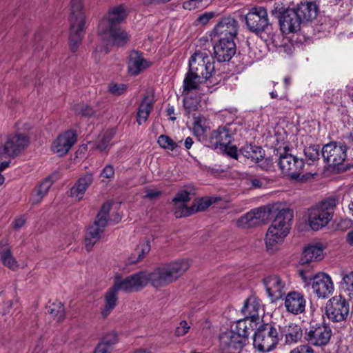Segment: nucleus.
Masks as SVG:
<instances>
[{
    "mask_svg": "<svg viewBox=\"0 0 353 353\" xmlns=\"http://www.w3.org/2000/svg\"><path fill=\"white\" fill-rule=\"evenodd\" d=\"M48 312L58 322H61L65 319V306L60 301L50 304L48 308Z\"/></svg>",
    "mask_w": 353,
    "mask_h": 353,
    "instance_id": "39",
    "label": "nucleus"
},
{
    "mask_svg": "<svg viewBox=\"0 0 353 353\" xmlns=\"http://www.w3.org/2000/svg\"><path fill=\"white\" fill-rule=\"evenodd\" d=\"M217 198L214 197H202L200 198V211L208 208L212 203H215Z\"/></svg>",
    "mask_w": 353,
    "mask_h": 353,
    "instance_id": "51",
    "label": "nucleus"
},
{
    "mask_svg": "<svg viewBox=\"0 0 353 353\" xmlns=\"http://www.w3.org/2000/svg\"><path fill=\"white\" fill-rule=\"evenodd\" d=\"M153 103L148 96H145L140 103L137 113V121L139 125L145 123L152 110Z\"/></svg>",
    "mask_w": 353,
    "mask_h": 353,
    "instance_id": "37",
    "label": "nucleus"
},
{
    "mask_svg": "<svg viewBox=\"0 0 353 353\" xmlns=\"http://www.w3.org/2000/svg\"><path fill=\"white\" fill-rule=\"evenodd\" d=\"M127 90V85L123 83H112L108 86V91L110 94L116 96L121 95Z\"/></svg>",
    "mask_w": 353,
    "mask_h": 353,
    "instance_id": "46",
    "label": "nucleus"
},
{
    "mask_svg": "<svg viewBox=\"0 0 353 353\" xmlns=\"http://www.w3.org/2000/svg\"><path fill=\"white\" fill-rule=\"evenodd\" d=\"M323 258V250L316 245H309L305 248L302 254L301 261L302 263H308L314 261H319Z\"/></svg>",
    "mask_w": 353,
    "mask_h": 353,
    "instance_id": "36",
    "label": "nucleus"
},
{
    "mask_svg": "<svg viewBox=\"0 0 353 353\" xmlns=\"http://www.w3.org/2000/svg\"><path fill=\"white\" fill-rule=\"evenodd\" d=\"M0 259L4 265L10 269L14 270L18 267L17 261L11 254V247L8 240L0 241Z\"/></svg>",
    "mask_w": 353,
    "mask_h": 353,
    "instance_id": "32",
    "label": "nucleus"
},
{
    "mask_svg": "<svg viewBox=\"0 0 353 353\" xmlns=\"http://www.w3.org/2000/svg\"><path fill=\"white\" fill-rule=\"evenodd\" d=\"M336 204L337 199L331 197L312 208L308 215L310 227L313 230H319L326 226L333 217Z\"/></svg>",
    "mask_w": 353,
    "mask_h": 353,
    "instance_id": "6",
    "label": "nucleus"
},
{
    "mask_svg": "<svg viewBox=\"0 0 353 353\" xmlns=\"http://www.w3.org/2000/svg\"><path fill=\"white\" fill-rule=\"evenodd\" d=\"M147 194L144 196V198H148L150 199H154L159 197L161 194V192L153 190H147Z\"/></svg>",
    "mask_w": 353,
    "mask_h": 353,
    "instance_id": "56",
    "label": "nucleus"
},
{
    "mask_svg": "<svg viewBox=\"0 0 353 353\" xmlns=\"http://www.w3.org/2000/svg\"><path fill=\"white\" fill-rule=\"evenodd\" d=\"M332 331L325 324L310 325L305 331L304 339L310 346L323 347L327 345L332 337Z\"/></svg>",
    "mask_w": 353,
    "mask_h": 353,
    "instance_id": "12",
    "label": "nucleus"
},
{
    "mask_svg": "<svg viewBox=\"0 0 353 353\" xmlns=\"http://www.w3.org/2000/svg\"><path fill=\"white\" fill-rule=\"evenodd\" d=\"M215 17V13L214 12H206L200 15V24L205 25L208 23V21L213 19Z\"/></svg>",
    "mask_w": 353,
    "mask_h": 353,
    "instance_id": "53",
    "label": "nucleus"
},
{
    "mask_svg": "<svg viewBox=\"0 0 353 353\" xmlns=\"http://www.w3.org/2000/svg\"><path fill=\"white\" fill-rule=\"evenodd\" d=\"M279 341V333L274 327L265 324L259 327L254 333L253 345L261 352H269L274 350Z\"/></svg>",
    "mask_w": 353,
    "mask_h": 353,
    "instance_id": "8",
    "label": "nucleus"
},
{
    "mask_svg": "<svg viewBox=\"0 0 353 353\" xmlns=\"http://www.w3.org/2000/svg\"><path fill=\"white\" fill-rule=\"evenodd\" d=\"M85 18L82 0H70L69 46L73 52L78 50L83 38Z\"/></svg>",
    "mask_w": 353,
    "mask_h": 353,
    "instance_id": "5",
    "label": "nucleus"
},
{
    "mask_svg": "<svg viewBox=\"0 0 353 353\" xmlns=\"http://www.w3.org/2000/svg\"><path fill=\"white\" fill-rule=\"evenodd\" d=\"M97 32L103 40L117 47L124 46L130 39L128 33L121 26L108 28L105 30L98 29Z\"/></svg>",
    "mask_w": 353,
    "mask_h": 353,
    "instance_id": "21",
    "label": "nucleus"
},
{
    "mask_svg": "<svg viewBox=\"0 0 353 353\" xmlns=\"http://www.w3.org/2000/svg\"><path fill=\"white\" fill-rule=\"evenodd\" d=\"M190 327L185 321H181L179 325L176 327L174 334L176 336H182L188 332Z\"/></svg>",
    "mask_w": 353,
    "mask_h": 353,
    "instance_id": "48",
    "label": "nucleus"
},
{
    "mask_svg": "<svg viewBox=\"0 0 353 353\" xmlns=\"http://www.w3.org/2000/svg\"><path fill=\"white\" fill-rule=\"evenodd\" d=\"M278 165L283 174L294 179L299 178L304 168L302 159L288 153L280 156Z\"/></svg>",
    "mask_w": 353,
    "mask_h": 353,
    "instance_id": "15",
    "label": "nucleus"
},
{
    "mask_svg": "<svg viewBox=\"0 0 353 353\" xmlns=\"http://www.w3.org/2000/svg\"><path fill=\"white\" fill-rule=\"evenodd\" d=\"M212 48L216 59L219 62L230 61L236 53V45L232 40H220L216 45H213L208 37L200 39V55L203 57V65L200 76V91L205 92L210 85L216 84L214 78V65L213 58L211 55L210 48Z\"/></svg>",
    "mask_w": 353,
    "mask_h": 353,
    "instance_id": "2",
    "label": "nucleus"
},
{
    "mask_svg": "<svg viewBox=\"0 0 353 353\" xmlns=\"http://www.w3.org/2000/svg\"><path fill=\"white\" fill-rule=\"evenodd\" d=\"M26 223V219L23 216H20L19 218L15 219L12 225L13 228L16 230H18L23 227Z\"/></svg>",
    "mask_w": 353,
    "mask_h": 353,
    "instance_id": "55",
    "label": "nucleus"
},
{
    "mask_svg": "<svg viewBox=\"0 0 353 353\" xmlns=\"http://www.w3.org/2000/svg\"><path fill=\"white\" fill-rule=\"evenodd\" d=\"M238 32V22L233 18L222 19L214 27L215 34L220 40L234 41Z\"/></svg>",
    "mask_w": 353,
    "mask_h": 353,
    "instance_id": "23",
    "label": "nucleus"
},
{
    "mask_svg": "<svg viewBox=\"0 0 353 353\" xmlns=\"http://www.w3.org/2000/svg\"><path fill=\"white\" fill-rule=\"evenodd\" d=\"M347 241L351 245H353V230L347 234Z\"/></svg>",
    "mask_w": 353,
    "mask_h": 353,
    "instance_id": "63",
    "label": "nucleus"
},
{
    "mask_svg": "<svg viewBox=\"0 0 353 353\" xmlns=\"http://www.w3.org/2000/svg\"><path fill=\"white\" fill-rule=\"evenodd\" d=\"M193 144V140L191 137H188L185 140V147L186 149H190Z\"/></svg>",
    "mask_w": 353,
    "mask_h": 353,
    "instance_id": "61",
    "label": "nucleus"
},
{
    "mask_svg": "<svg viewBox=\"0 0 353 353\" xmlns=\"http://www.w3.org/2000/svg\"><path fill=\"white\" fill-rule=\"evenodd\" d=\"M166 113L168 116H170V119L172 121H175L176 117H173L172 114H174V108L172 106H168L166 109Z\"/></svg>",
    "mask_w": 353,
    "mask_h": 353,
    "instance_id": "59",
    "label": "nucleus"
},
{
    "mask_svg": "<svg viewBox=\"0 0 353 353\" xmlns=\"http://www.w3.org/2000/svg\"><path fill=\"white\" fill-rule=\"evenodd\" d=\"M257 164L261 169L266 171L270 170L273 168L272 161L270 159H265L264 157L260 159Z\"/></svg>",
    "mask_w": 353,
    "mask_h": 353,
    "instance_id": "52",
    "label": "nucleus"
},
{
    "mask_svg": "<svg viewBox=\"0 0 353 353\" xmlns=\"http://www.w3.org/2000/svg\"><path fill=\"white\" fill-rule=\"evenodd\" d=\"M101 176L105 179H112L114 176V167L108 164L104 167L101 172Z\"/></svg>",
    "mask_w": 353,
    "mask_h": 353,
    "instance_id": "50",
    "label": "nucleus"
},
{
    "mask_svg": "<svg viewBox=\"0 0 353 353\" xmlns=\"http://www.w3.org/2000/svg\"><path fill=\"white\" fill-rule=\"evenodd\" d=\"M341 287L350 298H353V271L343 274Z\"/></svg>",
    "mask_w": 353,
    "mask_h": 353,
    "instance_id": "42",
    "label": "nucleus"
},
{
    "mask_svg": "<svg viewBox=\"0 0 353 353\" xmlns=\"http://www.w3.org/2000/svg\"><path fill=\"white\" fill-rule=\"evenodd\" d=\"M260 301L254 296H249L245 301L241 312L246 319L254 321L259 317Z\"/></svg>",
    "mask_w": 353,
    "mask_h": 353,
    "instance_id": "30",
    "label": "nucleus"
},
{
    "mask_svg": "<svg viewBox=\"0 0 353 353\" xmlns=\"http://www.w3.org/2000/svg\"><path fill=\"white\" fill-rule=\"evenodd\" d=\"M319 150L320 148L319 145H310L305 148L304 154L307 159L312 161H315L319 159Z\"/></svg>",
    "mask_w": 353,
    "mask_h": 353,
    "instance_id": "45",
    "label": "nucleus"
},
{
    "mask_svg": "<svg viewBox=\"0 0 353 353\" xmlns=\"http://www.w3.org/2000/svg\"><path fill=\"white\" fill-rule=\"evenodd\" d=\"M199 52L196 50L190 57L188 62V70L183 83V107L189 118H192L194 132L199 128V117L196 116L199 109V76L197 67L194 65L197 61Z\"/></svg>",
    "mask_w": 353,
    "mask_h": 353,
    "instance_id": "3",
    "label": "nucleus"
},
{
    "mask_svg": "<svg viewBox=\"0 0 353 353\" xmlns=\"http://www.w3.org/2000/svg\"><path fill=\"white\" fill-rule=\"evenodd\" d=\"M251 185L255 188H260L263 186V183L259 179H250Z\"/></svg>",
    "mask_w": 353,
    "mask_h": 353,
    "instance_id": "58",
    "label": "nucleus"
},
{
    "mask_svg": "<svg viewBox=\"0 0 353 353\" xmlns=\"http://www.w3.org/2000/svg\"><path fill=\"white\" fill-rule=\"evenodd\" d=\"M111 204L108 202L103 203L97 214L94 223L87 230L85 237V247L90 252L101 238L109 219Z\"/></svg>",
    "mask_w": 353,
    "mask_h": 353,
    "instance_id": "7",
    "label": "nucleus"
},
{
    "mask_svg": "<svg viewBox=\"0 0 353 353\" xmlns=\"http://www.w3.org/2000/svg\"><path fill=\"white\" fill-rule=\"evenodd\" d=\"M77 134L74 130H68L59 134L52 144V150L59 157L65 155L77 142Z\"/></svg>",
    "mask_w": 353,
    "mask_h": 353,
    "instance_id": "22",
    "label": "nucleus"
},
{
    "mask_svg": "<svg viewBox=\"0 0 353 353\" xmlns=\"http://www.w3.org/2000/svg\"><path fill=\"white\" fill-rule=\"evenodd\" d=\"M241 153L248 159L257 163L264 156V151L261 147L249 145L241 150Z\"/></svg>",
    "mask_w": 353,
    "mask_h": 353,
    "instance_id": "38",
    "label": "nucleus"
},
{
    "mask_svg": "<svg viewBox=\"0 0 353 353\" xmlns=\"http://www.w3.org/2000/svg\"><path fill=\"white\" fill-rule=\"evenodd\" d=\"M204 329L207 330L206 331H202L204 337L208 338L213 334L214 332L211 330L210 324L209 322H205V326L203 327V330Z\"/></svg>",
    "mask_w": 353,
    "mask_h": 353,
    "instance_id": "57",
    "label": "nucleus"
},
{
    "mask_svg": "<svg viewBox=\"0 0 353 353\" xmlns=\"http://www.w3.org/2000/svg\"><path fill=\"white\" fill-rule=\"evenodd\" d=\"M28 145V139L23 134L8 136L3 145H0V159L3 155L15 157Z\"/></svg>",
    "mask_w": 353,
    "mask_h": 353,
    "instance_id": "18",
    "label": "nucleus"
},
{
    "mask_svg": "<svg viewBox=\"0 0 353 353\" xmlns=\"http://www.w3.org/2000/svg\"><path fill=\"white\" fill-rule=\"evenodd\" d=\"M301 19V23L309 21L316 18L318 8L313 2H302L293 9Z\"/></svg>",
    "mask_w": 353,
    "mask_h": 353,
    "instance_id": "29",
    "label": "nucleus"
},
{
    "mask_svg": "<svg viewBox=\"0 0 353 353\" xmlns=\"http://www.w3.org/2000/svg\"><path fill=\"white\" fill-rule=\"evenodd\" d=\"M256 225L266 222L270 219L271 208L263 206L251 210Z\"/></svg>",
    "mask_w": 353,
    "mask_h": 353,
    "instance_id": "40",
    "label": "nucleus"
},
{
    "mask_svg": "<svg viewBox=\"0 0 353 353\" xmlns=\"http://www.w3.org/2000/svg\"><path fill=\"white\" fill-rule=\"evenodd\" d=\"M232 133L223 127L219 128L214 131L210 136L208 147L225 153L228 156L236 159L238 157L237 148L231 144Z\"/></svg>",
    "mask_w": 353,
    "mask_h": 353,
    "instance_id": "10",
    "label": "nucleus"
},
{
    "mask_svg": "<svg viewBox=\"0 0 353 353\" xmlns=\"http://www.w3.org/2000/svg\"><path fill=\"white\" fill-rule=\"evenodd\" d=\"M281 336L284 338L285 343L291 345L301 340L303 331L300 325L290 323L282 328Z\"/></svg>",
    "mask_w": 353,
    "mask_h": 353,
    "instance_id": "28",
    "label": "nucleus"
},
{
    "mask_svg": "<svg viewBox=\"0 0 353 353\" xmlns=\"http://www.w3.org/2000/svg\"><path fill=\"white\" fill-rule=\"evenodd\" d=\"M119 291V288L114 283L113 285L105 292L104 296V307L101 312L103 318H106L117 306L118 303Z\"/></svg>",
    "mask_w": 353,
    "mask_h": 353,
    "instance_id": "31",
    "label": "nucleus"
},
{
    "mask_svg": "<svg viewBox=\"0 0 353 353\" xmlns=\"http://www.w3.org/2000/svg\"><path fill=\"white\" fill-rule=\"evenodd\" d=\"M52 185V181L48 179H45L32 192L30 202L32 204L39 203L43 198L47 194Z\"/></svg>",
    "mask_w": 353,
    "mask_h": 353,
    "instance_id": "34",
    "label": "nucleus"
},
{
    "mask_svg": "<svg viewBox=\"0 0 353 353\" xmlns=\"http://www.w3.org/2000/svg\"><path fill=\"white\" fill-rule=\"evenodd\" d=\"M266 292L272 301H276L282 298L288 290L285 280L281 276L272 274L263 279Z\"/></svg>",
    "mask_w": 353,
    "mask_h": 353,
    "instance_id": "17",
    "label": "nucleus"
},
{
    "mask_svg": "<svg viewBox=\"0 0 353 353\" xmlns=\"http://www.w3.org/2000/svg\"><path fill=\"white\" fill-rule=\"evenodd\" d=\"M128 72L132 76H137L151 65L150 61L143 58V54L137 50L130 52L128 61Z\"/></svg>",
    "mask_w": 353,
    "mask_h": 353,
    "instance_id": "24",
    "label": "nucleus"
},
{
    "mask_svg": "<svg viewBox=\"0 0 353 353\" xmlns=\"http://www.w3.org/2000/svg\"><path fill=\"white\" fill-rule=\"evenodd\" d=\"M347 147L342 143L331 142L325 145L321 149L322 157L330 165L336 166L341 165L346 159Z\"/></svg>",
    "mask_w": 353,
    "mask_h": 353,
    "instance_id": "16",
    "label": "nucleus"
},
{
    "mask_svg": "<svg viewBox=\"0 0 353 353\" xmlns=\"http://www.w3.org/2000/svg\"><path fill=\"white\" fill-rule=\"evenodd\" d=\"M4 304H5V309H3L2 311L3 315H6L7 313L9 312L10 309L12 305V302L11 300H8Z\"/></svg>",
    "mask_w": 353,
    "mask_h": 353,
    "instance_id": "60",
    "label": "nucleus"
},
{
    "mask_svg": "<svg viewBox=\"0 0 353 353\" xmlns=\"http://www.w3.org/2000/svg\"><path fill=\"white\" fill-rule=\"evenodd\" d=\"M198 3L199 0H189L183 3V8L185 10H191L196 8Z\"/></svg>",
    "mask_w": 353,
    "mask_h": 353,
    "instance_id": "54",
    "label": "nucleus"
},
{
    "mask_svg": "<svg viewBox=\"0 0 353 353\" xmlns=\"http://www.w3.org/2000/svg\"><path fill=\"white\" fill-rule=\"evenodd\" d=\"M114 133L112 130H106L99 134L96 144V148L101 152L105 151L108 148L110 142L112 139Z\"/></svg>",
    "mask_w": 353,
    "mask_h": 353,
    "instance_id": "41",
    "label": "nucleus"
},
{
    "mask_svg": "<svg viewBox=\"0 0 353 353\" xmlns=\"http://www.w3.org/2000/svg\"><path fill=\"white\" fill-rule=\"evenodd\" d=\"M190 192L187 190H180L172 199L175 205L174 215L176 218L188 216L199 211V203L194 201L191 207H188L185 203L190 200Z\"/></svg>",
    "mask_w": 353,
    "mask_h": 353,
    "instance_id": "20",
    "label": "nucleus"
},
{
    "mask_svg": "<svg viewBox=\"0 0 353 353\" xmlns=\"http://www.w3.org/2000/svg\"><path fill=\"white\" fill-rule=\"evenodd\" d=\"M281 30L288 34L299 30L301 21L293 9H288L283 12L279 19Z\"/></svg>",
    "mask_w": 353,
    "mask_h": 353,
    "instance_id": "25",
    "label": "nucleus"
},
{
    "mask_svg": "<svg viewBox=\"0 0 353 353\" xmlns=\"http://www.w3.org/2000/svg\"><path fill=\"white\" fill-rule=\"evenodd\" d=\"M325 314L332 322L345 321L350 314L348 301L341 296H333L326 303Z\"/></svg>",
    "mask_w": 353,
    "mask_h": 353,
    "instance_id": "13",
    "label": "nucleus"
},
{
    "mask_svg": "<svg viewBox=\"0 0 353 353\" xmlns=\"http://www.w3.org/2000/svg\"><path fill=\"white\" fill-rule=\"evenodd\" d=\"M157 143L162 148L173 151L178 147V144L174 142L170 137L161 134L159 137Z\"/></svg>",
    "mask_w": 353,
    "mask_h": 353,
    "instance_id": "44",
    "label": "nucleus"
},
{
    "mask_svg": "<svg viewBox=\"0 0 353 353\" xmlns=\"http://www.w3.org/2000/svg\"><path fill=\"white\" fill-rule=\"evenodd\" d=\"M190 268L187 260L180 259L163 263L152 272L140 271L123 279L117 276L114 283L125 292H139L149 283L155 288L167 286L179 279Z\"/></svg>",
    "mask_w": 353,
    "mask_h": 353,
    "instance_id": "1",
    "label": "nucleus"
},
{
    "mask_svg": "<svg viewBox=\"0 0 353 353\" xmlns=\"http://www.w3.org/2000/svg\"><path fill=\"white\" fill-rule=\"evenodd\" d=\"M75 112L78 114L88 117H92L94 114L93 109L86 104L79 105V107L75 110Z\"/></svg>",
    "mask_w": 353,
    "mask_h": 353,
    "instance_id": "47",
    "label": "nucleus"
},
{
    "mask_svg": "<svg viewBox=\"0 0 353 353\" xmlns=\"http://www.w3.org/2000/svg\"><path fill=\"white\" fill-rule=\"evenodd\" d=\"M248 30L256 34L265 32L270 25L267 10L262 6L251 8L245 16Z\"/></svg>",
    "mask_w": 353,
    "mask_h": 353,
    "instance_id": "11",
    "label": "nucleus"
},
{
    "mask_svg": "<svg viewBox=\"0 0 353 353\" xmlns=\"http://www.w3.org/2000/svg\"><path fill=\"white\" fill-rule=\"evenodd\" d=\"M293 212L290 209H283L279 212L265 234V241L268 250L274 251L288 236L292 221Z\"/></svg>",
    "mask_w": 353,
    "mask_h": 353,
    "instance_id": "4",
    "label": "nucleus"
},
{
    "mask_svg": "<svg viewBox=\"0 0 353 353\" xmlns=\"http://www.w3.org/2000/svg\"><path fill=\"white\" fill-rule=\"evenodd\" d=\"M290 353H314V351L309 345L302 344L292 349Z\"/></svg>",
    "mask_w": 353,
    "mask_h": 353,
    "instance_id": "49",
    "label": "nucleus"
},
{
    "mask_svg": "<svg viewBox=\"0 0 353 353\" xmlns=\"http://www.w3.org/2000/svg\"><path fill=\"white\" fill-rule=\"evenodd\" d=\"M94 177L92 174L86 173L80 176L70 190V196L77 201L83 199L88 188L92 184Z\"/></svg>",
    "mask_w": 353,
    "mask_h": 353,
    "instance_id": "26",
    "label": "nucleus"
},
{
    "mask_svg": "<svg viewBox=\"0 0 353 353\" xmlns=\"http://www.w3.org/2000/svg\"><path fill=\"white\" fill-rule=\"evenodd\" d=\"M117 342V336L114 332L108 333L101 338L93 353H111Z\"/></svg>",
    "mask_w": 353,
    "mask_h": 353,
    "instance_id": "33",
    "label": "nucleus"
},
{
    "mask_svg": "<svg viewBox=\"0 0 353 353\" xmlns=\"http://www.w3.org/2000/svg\"><path fill=\"white\" fill-rule=\"evenodd\" d=\"M151 245L149 239H145L140 241L135 249L134 253H133L129 258V263L134 264L141 261L145 255L149 253Z\"/></svg>",
    "mask_w": 353,
    "mask_h": 353,
    "instance_id": "35",
    "label": "nucleus"
},
{
    "mask_svg": "<svg viewBox=\"0 0 353 353\" xmlns=\"http://www.w3.org/2000/svg\"><path fill=\"white\" fill-rule=\"evenodd\" d=\"M134 353H151V352H147V351L143 350H139L135 351Z\"/></svg>",
    "mask_w": 353,
    "mask_h": 353,
    "instance_id": "64",
    "label": "nucleus"
},
{
    "mask_svg": "<svg viewBox=\"0 0 353 353\" xmlns=\"http://www.w3.org/2000/svg\"><path fill=\"white\" fill-rule=\"evenodd\" d=\"M128 12L122 5L110 8L99 23L98 29L107 30L108 28L120 27L125 21Z\"/></svg>",
    "mask_w": 353,
    "mask_h": 353,
    "instance_id": "19",
    "label": "nucleus"
},
{
    "mask_svg": "<svg viewBox=\"0 0 353 353\" xmlns=\"http://www.w3.org/2000/svg\"><path fill=\"white\" fill-rule=\"evenodd\" d=\"M248 336L245 327L240 332L239 330L237 332L232 330L223 332L220 336V343L225 353H239L243 348L245 339Z\"/></svg>",
    "mask_w": 353,
    "mask_h": 353,
    "instance_id": "14",
    "label": "nucleus"
},
{
    "mask_svg": "<svg viewBox=\"0 0 353 353\" xmlns=\"http://www.w3.org/2000/svg\"><path fill=\"white\" fill-rule=\"evenodd\" d=\"M10 165V161H3L0 163V173L7 168Z\"/></svg>",
    "mask_w": 353,
    "mask_h": 353,
    "instance_id": "62",
    "label": "nucleus"
},
{
    "mask_svg": "<svg viewBox=\"0 0 353 353\" xmlns=\"http://www.w3.org/2000/svg\"><path fill=\"white\" fill-rule=\"evenodd\" d=\"M299 274L306 285L312 282L313 292L319 298L325 299L332 294L334 285L328 274L319 272L312 276L307 274L304 270H300Z\"/></svg>",
    "mask_w": 353,
    "mask_h": 353,
    "instance_id": "9",
    "label": "nucleus"
},
{
    "mask_svg": "<svg viewBox=\"0 0 353 353\" xmlns=\"http://www.w3.org/2000/svg\"><path fill=\"white\" fill-rule=\"evenodd\" d=\"M306 301L303 295L298 292H289L285 299V307L293 314H301L305 311Z\"/></svg>",
    "mask_w": 353,
    "mask_h": 353,
    "instance_id": "27",
    "label": "nucleus"
},
{
    "mask_svg": "<svg viewBox=\"0 0 353 353\" xmlns=\"http://www.w3.org/2000/svg\"><path fill=\"white\" fill-rule=\"evenodd\" d=\"M236 224L238 227L241 228H250L256 225L251 211L239 218Z\"/></svg>",
    "mask_w": 353,
    "mask_h": 353,
    "instance_id": "43",
    "label": "nucleus"
}]
</instances>
